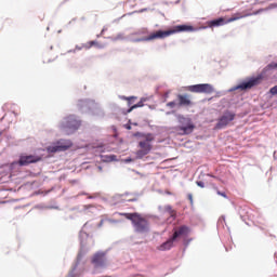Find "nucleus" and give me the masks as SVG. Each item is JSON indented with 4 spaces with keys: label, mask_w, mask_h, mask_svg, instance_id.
Wrapping results in <instances>:
<instances>
[{
    "label": "nucleus",
    "mask_w": 277,
    "mask_h": 277,
    "mask_svg": "<svg viewBox=\"0 0 277 277\" xmlns=\"http://www.w3.org/2000/svg\"><path fill=\"white\" fill-rule=\"evenodd\" d=\"M68 277H79V276L75 275V271H71V272L69 273Z\"/></svg>",
    "instance_id": "nucleus-24"
},
{
    "label": "nucleus",
    "mask_w": 277,
    "mask_h": 277,
    "mask_svg": "<svg viewBox=\"0 0 277 277\" xmlns=\"http://www.w3.org/2000/svg\"><path fill=\"white\" fill-rule=\"evenodd\" d=\"M104 222H105V221L102 220V221L100 222L98 226H103Z\"/></svg>",
    "instance_id": "nucleus-28"
},
{
    "label": "nucleus",
    "mask_w": 277,
    "mask_h": 277,
    "mask_svg": "<svg viewBox=\"0 0 277 277\" xmlns=\"http://www.w3.org/2000/svg\"><path fill=\"white\" fill-rule=\"evenodd\" d=\"M88 47H87V49H92V47H98V42L97 41H89L88 42Z\"/></svg>",
    "instance_id": "nucleus-17"
},
{
    "label": "nucleus",
    "mask_w": 277,
    "mask_h": 277,
    "mask_svg": "<svg viewBox=\"0 0 277 277\" xmlns=\"http://www.w3.org/2000/svg\"><path fill=\"white\" fill-rule=\"evenodd\" d=\"M269 92H271L273 95H276V94H277V85L271 88Z\"/></svg>",
    "instance_id": "nucleus-19"
},
{
    "label": "nucleus",
    "mask_w": 277,
    "mask_h": 277,
    "mask_svg": "<svg viewBox=\"0 0 277 277\" xmlns=\"http://www.w3.org/2000/svg\"><path fill=\"white\" fill-rule=\"evenodd\" d=\"M143 142H146L147 144L155 142V135L153 133L145 134Z\"/></svg>",
    "instance_id": "nucleus-15"
},
{
    "label": "nucleus",
    "mask_w": 277,
    "mask_h": 277,
    "mask_svg": "<svg viewBox=\"0 0 277 277\" xmlns=\"http://www.w3.org/2000/svg\"><path fill=\"white\" fill-rule=\"evenodd\" d=\"M167 105L168 107H176V103L174 102H169Z\"/></svg>",
    "instance_id": "nucleus-21"
},
{
    "label": "nucleus",
    "mask_w": 277,
    "mask_h": 277,
    "mask_svg": "<svg viewBox=\"0 0 277 277\" xmlns=\"http://www.w3.org/2000/svg\"><path fill=\"white\" fill-rule=\"evenodd\" d=\"M246 16H252V14L236 13L228 21L220 17L208 22V25L209 27H222V25H226V23H233L235 21H239V18H246Z\"/></svg>",
    "instance_id": "nucleus-8"
},
{
    "label": "nucleus",
    "mask_w": 277,
    "mask_h": 277,
    "mask_svg": "<svg viewBox=\"0 0 277 277\" xmlns=\"http://www.w3.org/2000/svg\"><path fill=\"white\" fill-rule=\"evenodd\" d=\"M137 107H144V102H138L137 104L130 107V109L128 110V114H131V111H133V109H137Z\"/></svg>",
    "instance_id": "nucleus-16"
},
{
    "label": "nucleus",
    "mask_w": 277,
    "mask_h": 277,
    "mask_svg": "<svg viewBox=\"0 0 277 277\" xmlns=\"http://www.w3.org/2000/svg\"><path fill=\"white\" fill-rule=\"evenodd\" d=\"M177 101H179L180 107H192V105H194V103L189 98L188 94H184V95L179 94L177 95Z\"/></svg>",
    "instance_id": "nucleus-14"
},
{
    "label": "nucleus",
    "mask_w": 277,
    "mask_h": 277,
    "mask_svg": "<svg viewBox=\"0 0 277 277\" xmlns=\"http://www.w3.org/2000/svg\"><path fill=\"white\" fill-rule=\"evenodd\" d=\"M173 235L166 242L158 247V250L166 252V250H172L174 248V241L181 237H187L189 235V227L187 225H182L173 229Z\"/></svg>",
    "instance_id": "nucleus-3"
},
{
    "label": "nucleus",
    "mask_w": 277,
    "mask_h": 277,
    "mask_svg": "<svg viewBox=\"0 0 277 277\" xmlns=\"http://www.w3.org/2000/svg\"><path fill=\"white\" fill-rule=\"evenodd\" d=\"M79 107H90V102H88V101H80Z\"/></svg>",
    "instance_id": "nucleus-18"
},
{
    "label": "nucleus",
    "mask_w": 277,
    "mask_h": 277,
    "mask_svg": "<svg viewBox=\"0 0 277 277\" xmlns=\"http://www.w3.org/2000/svg\"><path fill=\"white\" fill-rule=\"evenodd\" d=\"M235 113L225 111L223 116L219 119L215 129H224L225 127H228L233 120H235Z\"/></svg>",
    "instance_id": "nucleus-10"
},
{
    "label": "nucleus",
    "mask_w": 277,
    "mask_h": 277,
    "mask_svg": "<svg viewBox=\"0 0 277 277\" xmlns=\"http://www.w3.org/2000/svg\"><path fill=\"white\" fill-rule=\"evenodd\" d=\"M1 135H3V132L0 131V137H1Z\"/></svg>",
    "instance_id": "nucleus-30"
},
{
    "label": "nucleus",
    "mask_w": 277,
    "mask_h": 277,
    "mask_svg": "<svg viewBox=\"0 0 277 277\" xmlns=\"http://www.w3.org/2000/svg\"><path fill=\"white\" fill-rule=\"evenodd\" d=\"M261 77L252 78L247 82H242L234 88V90H250L254 88V85H259L261 83Z\"/></svg>",
    "instance_id": "nucleus-12"
},
{
    "label": "nucleus",
    "mask_w": 277,
    "mask_h": 277,
    "mask_svg": "<svg viewBox=\"0 0 277 277\" xmlns=\"http://www.w3.org/2000/svg\"><path fill=\"white\" fill-rule=\"evenodd\" d=\"M268 68H277V63H272L268 65Z\"/></svg>",
    "instance_id": "nucleus-22"
},
{
    "label": "nucleus",
    "mask_w": 277,
    "mask_h": 277,
    "mask_svg": "<svg viewBox=\"0 0 277 277\" xmlns=\"http://www.w3.org/2000/svg\"><path fill=\"white\" fill-rule=\"evenodd\" d=\"M138 150L135 153L136 159H144L146 155L150 154V150H153V145L150 143L140 141L138 142Z\"/></svg>",
    "instance_id": "nucleus-11"
},
{
    "label": "nucleus",
    "mask_w": 277,
    "mask_h": 277,
    "mask_svg": "<svg viewBox=\"0 0 277 277\" xmlns=\"http://www.w3.org/2000/svg\"><path fill=\"white\" fill-rule=\"evenodd\" d=\"M185 90L193 92V94H213V92H215V89L209 83L188 85Z\"/></svg>",
    "instance_id": "nucleus-7"
},
{
    "label": "nucleus",
    "mask_w": 277,
    "mask_h": 277,
    "mask_svg": "<svg viewBox=\"0 0 277 277\" xmlns=\"http://www.w3.org/2000/svg\"><path fill=\"white\" fill-rule=\"evenodd\" d=\"M127 129H128V130H131V126H127Z\"/></svg>",
    "instance_id": "nucleus-29"
},
{
    "label": "nucleus",
    "mask_w": 277,
    "mask_h": 277,
    "mask_svg": "<svg viewBox=\"0 0 277 277\" xmlns=\"http://www.w3.org/2000/svg\"><path fill=\"white\" fill-rule=\"evenodd\" d=\"M198 187H205V183L203 182H197Z\"/></svg>",
    "instance_id": "nucleus-26"
},
{
    "label": "nucleus",
    "mask_w": 277,
    "mask_h": 277,
    "mask_svg": "<svg viewBox=\"0 0 277 277\" xmlns=\"http://www.w3.org/2000/svg\"><path fill=\"white\" fill-rule=\"evenodd\" d=\"M121 98H122L123 101H129V103H131V98H134V97L122 96Z\"/></svg>",
    "instance_id": "nucleus-23"
},
{
    "label": "nucleus",
    "mask_w": 277,
    "mask_h": 277,
    "mask_svg": "<svg viewBox=\"0 0 277 277\" xmlns=\"http://www.w3.org/2000/svg\"><path fill=\"white\" fill-rule=\"evenodd\" d=\"M91 263L95 269H104L107 267V256L103 252H97L92 256Z\"/></svg>",
    "instance_id": "nucleus-9"
},
{
    "label": "nucleus",
    "mask_w": 277,
    "mask_h": 277,
    "mask_svg": "<svg viewBox=\"0 0 277 277\" xmlns=\"http://www.w3.org/2000/svg\"><path fill=\"white\" fill-rule=\"evenodd\" d=\"M181 31H194V27L187 26V25H179L171 30H158L156 32L150 34L148 37L144 39H138L137 42H142V41L150 42V40H163V38H168V36H172V34H179Z\"/></svg>",
    "instance_id": "nucleus-2"
},
{
    "label": "nucleus",
    "mask_w": 277,
    "mask_h": 277,
    "mask_svg": "<svg viewBox=\"0 0 277 277\" xmlns=\"http://www.w3.org/2000/svg\"><path fill=\"white\" fill-rule=\"evenodd\" d=\"M217 196H222L223 198H228V196L226 195V193H222L220 190H216Z\"/></svg>",
    "instance_id": "nucleus-20"
},
{
    "label": "nucleus",
    "mask_w": 277,
    "mask_h": 277,
    "mask_svg": "<svg viewBox=\"0 0 277 277\" xmlns=\"http://www.w3.org/2000/svg\"><path fill=\"white\" fill-rule=\"evenodd\" d=\"M69 148H72V141L61 138L48 146L47 151L50 154L66 153V150H69Z\"/></svg>",
    "instance_id": "nucleus-5"
},
{
    "label": "nucleus",
    "mask_w": 277,
    "mask_h": 277,
    "mask_svg": "<svg viewBox=\"0 0 277 277\" xmlns=\"http://www.w3.org/2000/svg\"><path fill=\"white\" fill-rule=\"evenodd\" d=\"M80 127L81 120H79L75 115L65 117L60 123V129L64 132L65 135H70L75 133V131H79Z\"/></svg>",
    "instance_id": "nucleus-4"
},
{
    "label": "nucleus",
    "mask_w": 277,
    "mask_h": 277,
    "mask_svg": "<svg viewBox=\"0 0 277 277\" xmlns=\"http://www.w3.org/2000/svg\"><path fill=\"white\" fill-rule=\"evenodd\" d=\"M188 199L190 202H194V197L192 195H188Z\"/></svg>",
    "instance_id": "nucleus-27"
},
{
    "label": "nucleus",
    "mask_w": 277,
    "mask_h": 277,
    "mask_svg": "<svg viewBox=\"0 0 277 277\" xmlns=\"http://www.w3.org/2000/svg\"><path fill=\"white\" fill-rule=\"evenodd\" d=\"M171 217H175L176 216V211H174V210H171Z\"/></svg>",
    "instance_id": "nucleus-25"
},
{
    "label": "nucleus",
    "mask_w": 277,
    "mask_h": 277,
    "mask_svg": "<svg viewBox=\"0 0 277 277\" xmlns=\"http://www.w3.org/2000/svg\"><path fill=\"white\" fill-rule=\"evenodd\" d=\"M177 120L181 123V126L176 128L177 131H182L180 132V135H189L194 133L196 126L192 121V118L180 115L177 116Z\"/></svg>",
    "instance_id": "nucleus-6"
},
{
    "label": "nucleus",
    "mask_w": 277,
    "mask_h": 277,
    "mask_svg": "<svg viewBox=\"0 0 277 277\" xmlns=\"http://www.w3.org/2000/svg\"><path fill=\"white\" fill-rule=\"evenodd\" d=\"M126 217V220H130L132 222V226L135 233H148L150 230V224L148 220L144 217L142 214L134 212V213H119Z\"/></svg>",
    "instance_id": "nucleus-1"
},
{
    "label": "nucleus",
    "mask_w": 277,
    "mask_h": 277,
    "mask_svg": "<svg viewBox=\"0 0 277 277\" xmlns=\"http://www.w3.org/2000/svg\"><path fill=\"white\" fill-rule=\"evenodd\" d=\"M38 161H42V157L34 155L21 156L18 166H29V163H38Z\"/></svg>",
    "instance_id": "nucleus-13"
}]
</instances>
